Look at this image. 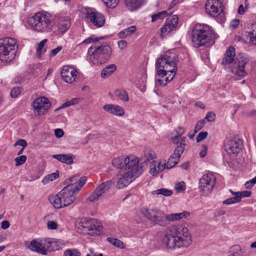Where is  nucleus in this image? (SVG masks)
<instances>
[{"instance_id":"nucleus-11","label":"nucleus","mask_w":256,"mask_h":256,"mask_svg":"<svg viewBox=\"0 0 256 256\" xmlns=\"http://www.w3.org/2000/svg\"><path fill=\"white\" fill-rule=\"evenodd\" d=\"M216 184V178L212 174H204L200 179L198 188L204 196L210 194Z\"/></svg>"},{"instance_id":"nucleus-7","label":"nucleus","mask_w":256,"mask_h":256,"mask_svg":"<svg viewBox=\"0 0 256 256\" xmlns=\"http://www.w3.org/2000/svg\"><path fill=\"white\" fill-rule=\"evenodd\" d=\"M139 213L155 224L162 227H166L170 224L169 214L157 208H142Z\"/></svg>"},{"instance_id":"nucleus-49","label":"nucleus","mask_w":256,"mask_h":256,"mask_svg":"<svg viewBox=\"0 0 256 256\" xmlns=\"http://www.w3.org/2000/svg\"><path fill=\"white\" fill-rule=\"evenodd\" d=\"M22 88L20 87H15L11 90L10 96L13 98H17L22 92Z\"/></svg>"},{"instance_id":"nucleus-21","label":"nucleus","mask_w":256,"mask_h":256,"mask_svg":"<svg viewBox=\"0 0 256 256\" xmlns=\"http://www.w3.org/2000/svg\"><path fill=\"white\" fill-rule=\"evenodd\" d=\"M117 178L118 180L116 188L118 189H122L128 186V171L119 170L117 174Z\"/></svg>"},{"instance_id":"nucleus-13","label":"nucleus","mask_w":256,"mask_h":256,"mask_svg":"<svg viewBox=\"0 0 256 256\" xmlns=\"http://www.w3.org/2000/svg\"><path fill=\"white\" fill-rule=\"evenodd\" d=\"M51 103L44 96H40L36 99L32 103V107L36 115H44L51 106Z\"/></svg>"},{"instance_id":"nucleus-10","label":"nucleus","mask_w":256,"mask_h":256,"mask_svg":"<svg viewBox=\"0 0 256 256\" xmlns=\"http://www.w3.org/2000/svg\"><path fill=\"white\" fill-rule=\"evenodd\" d=\"M144 171L142 162L134 155H129V184L141 176Z\"/></svg>"},{"instance_id":"nucleus-16","label":"nucleus","mask_w":256,"mask_h":256,"mask_svg":"<svg viewBox=\"0 0 256 256\" xmlns=\"http://www.w3.org/2000/svg\"><path fill=\"white\" fill-rule=\"evenodd\" d=\"M77 73V70L73 67L65 66L62 67L60 74L62 79L64 81L69 84H72L76 80Z\"/></svg>"},{"instance_id":"nucleus-50","label":"nucleus","mask_w":256,"mask_h":256,"mask_svg":"<svg viewBox=\"0 0 256 256\" xmlns=\"http://www.w3.org/2000/svg\"><path fill=\"white\" fill-rule=\"evenodd\" d=\"M150 172L153 176L156 175L159 173L157 170L155 161H153L150 166Z\"/></svg>"},{"instance_id":"nucleus-31","label":"nucleus","mask_w":256,"mask_h":256,"mask_svg":"<svg viewBox=\"0 0 256 256\" xmlns=\"http://www.w3.org/2000/svg\"><path fill=\"white\" fill-rule=\"evenodd\" d=\"M92 228H90L89 230V234H96V235H99L100 234L102 229V224L98 221L96 220V222L92 224Z\"/></svg>"},{"instance_id":"nucleus-36","label":"nucleus","mask_w":256,"mask_h":256,"mask_svg":"<svg viewBox=\"0 0 256 256\" xmlns=\"http://www.w3.org/2000/svg\"><path fill=\"white\" fill-rule=\"evenodd\" d=\"M142 0H129V10L134 11L138 8L142 4Z\"/></svg>"},{"instance_id":"nucleus-30","label":"nucleus","mask_w":256,"mask_h":256,"mask_svg":"<svg viewBox=\"0 0 256 256\" xmlns=\"http://www.w3.org/2000/svg\"><path fill=\"white\" fill-rule=\"evenodd\" d=\"M190 215V213L186 211L178 214H169L170 223L172 222L180 220L182 218H187Z\"/></svg>"},{"instance_id":"nucleus-23","label":"nucleus","mask_w":256,"mask_h":256,"mask_svg":"<svg viewBox=\"0 0 256 256\" xmlns=\"http://www.w3.org/2000/svg\"><path fill=\"white\" fill-rule=\"evenodd\" d=\"M128 156H120L114 158L112 160V164L114 166L117 168H119L120 170H122V172L128 171V162H126V159Z\"/></svg>"},{"instance_id":"nucleus-14","label":"nucleus","mask_w":256,"mask_h":256,"mask_svg":"<svg viewBox=\"0 0 256 256\" xmlns=\"http://www.w3.org/2000/svg\"><path fill=\"white\" fill-rule=\"evenodd\" d=\"M224 147L228 154L234 157L242 149V141L237 138L228 139L225 141Z\"/></svg>"},{"instance_id":"nucleus-28","label":"nucleus","mask_w":256,"mask_h":256,"mask_svg":"<svg viewBox=\"0 0 256 256\" xmlns=\"http://www.w3.org/2000/svg\"><path fill=\"white\" fill-rule=\"evenodd\" d=\"M96 222V219H82L81 222L79 223L78 228L80 230H82L84 232H86L89 230L90 228H92V224Z\"/></svg>"},{"instance_id":"nucleus-45","label":"nucleus","mask_w":256,"mask_h":256,"mask_svg":"<svg viewBox=\"0 0 256 256\" xmlns=\"http://www.w3.org/2000/svg\"><path fill=\"white\" fill-rule=\"evenodd\" d=\"M108 8H114L118 4V0H102Z\"/></svg>"},{"instance_id":"nucleus-40","label":"nucleus","mask_w":256,"mask_h":256,"mask_svg":"<svg viewBox=\"0 0 256 256\" xmlns=\"http://www.w3.org/2000/svg\"><path fill=\"white\" fill-rule=\"evenodd\" d=\"M114 94L122 100H128V95L127 94L126 92L124 90H118L115 91Z\"/></svg>"},{"instance_id":"nucleus-62","label":"nucleus","mask_w":256,"mask_h":256,"mask_svg":"<svg viewBox=\"0 0 256 256\" xmlns=\"http://www.w3.org/2000/svg\"><path fill=\"white\" fill-rule=\"evenodd\" d=\"M166 164L165 162H160L158 163L156 166L157 170L158 172H160L162 171L165 168H166Z\"/></svg>"},{"instance_id":"nucleus-46","label":"nucleus","mask_w":256,"mask_h":256,"mask_svg":"<svg viewBox=\"0 0 256 256\" xmlns=\"http://www.w3.org/2000/svg\"><path fill=\"white\" fill-rule=\"evenodd\" d=\"M232 252H234L232 256H242V248L239 245H234L231 248Z\"/></svg>"},{"instance_id":"nucleus-43","label":"nucleus","mask_w":256,"mask_h":256,"mask_svg":"<svg viewBox=\"0 0 256 256\" xmlns=\"http://www.w3.org/2000/svg\"><path fill=\"white\" fill-rule=\"evenodd\" d=\"M78 99L74 98H72L70 100L66 101L64 104H63L60 106L58 107L55 110V111L58 110L62 108H65L72 105H74L78 102Z\"/></svg>"},{"instance_id":"nucleus-8","label":"nucleus","mask_w":256,"mask_h":256,"mask_svg":"<svg viewBox=\"0 0 256 256\" xmlns=\"http://www.w3.org/2000/svg\"><path fill=\"white\" fill-rule=\"evenodd\" d=\"M168 232L174 235L182 247L188 246L191 244V236L186 227L180 224L174 225L168 228Z\"/></svg>"},{"instance_id":"nucleus-1","label":"nucleus","mask_w":256,"mask_h":256,"mask_svg":"<svg viewBox=\"0 0 256 256\" xmlns=\"http://www.w3.org/2000/svg\"><path fill=\"white\" fill-rule=\"evenodd\" d=\"M178 58L176 54L166 52L156 62L155 84L164 86L173 80L177 71Z\"/></svg>"},{"instance_id":"nucleus-56","label":"nucleus","mask_w":256,"mask_h":256,"mask_svg":"<svg viewBox=\"0 0 256 256\" xmlns=\"http://www.w3.org/2000/svg\"><path fill=\"white\" fill-rule=\"evenodd\" d=\"M185 187L186 186L184 182H182L177 183L176 184L175 188L178 192H180L184 190H185Z\"/></svg>"},{"instance_id":"nucleus-19","label":"nucleus","mask_w":256,"mask_h":256,"mask_svg":"<svg viewBox=\"0 0 256 256\" xmlns=\"http://www.w3.org/2000/svg\"><path fill=\"white\" fill-rule=\"evenodd\" d=\"M178 17L176 15L169 16L165 22L164 26L161 28L162 34H166L172 31L176 30Z\"/></svg>"},{"instance_id":"nucleus-37","label":"nucleus","mask_w":256,"mask_h":256,"mask_svg":"<svg viewBox=\"0 0 256 256\" xmlns=\"http://www.w3.org/2000/svg\"><path fill=\"white\" fill-rule=\"evenodd\" d=\"M46 42L47 40L44 39L38 44V46L36 49V55L38 58H40L42 54L46 52V49L44 48V45Z\"/></svg>"},{"instance_id":"nucleus-53","label":"nucleus","mask_w":256,"mask_h":256,"mask_svg":"<svg viewBox=\"0 0 256 256\" xmlns=\"http://www.w3.org/2000/svg\"><path fill=\"white\" fill-rule=\"evenodd\" d=\"M256 184V176L252 180L245 183V186L246 188L250 189Z\"/></svg>"},{"instance_id":"nucleus-61","label":"nucleus","mask_w":256,"mask_h":256,"mask_svg":"<svg viewBox=\"0 0 256 256\" xmlns=\"http://www.w3.org/2000/svg\"><path fill=\"white\" fill-rule=\"evenodd\" d=\"M206 121L204 119L199 120L196 124V129L200 130L205 124Z\"/></svg>"},{"instance_id":"nucleus-27","label":"nucleus","mask_w":256,"mask_h":256,"mask_svg":"<svg viewBox=\"0 0 256 256\" xmlns=\"http://www.w3.org/2000/svg\"><path fill=\"white\" fill-rule=\"evenodd\" d=\"M70 26V21L68 19L61 18L59 19L57 24L58 32L64 34L68 30Z\"/></svg>"},{"instance_id":"nucleus-52","label":"nucleus","mask_w":256,"mask_h":256,"mask_svg":"<svg viewBox=\"0 0 256 256\" xmlns=\"http://www.w3.org/2000/svg\"><path fill=\"white\" fill-rule=\"evenodd\" d=\"M208 133L206 132H200L196 137V142H200V141L204 140L208 136Z\"/></svg>"},{"instance_id":"nucleus-18","label":"nucleus","mask_w":256,"mask_h":256,"mask_svg":"<svg viewBox=\"0 0 256 256\" xmlns=\"http://www.w3.org/2000/svg\"><path fill=\"white\" fill-rule=\"evenodd\" d=\"M87 18L96 28L102 26L106 22L104 15L98 12H88Z\"/></svg>"},{"instance_id":"nucleus-58","label":"nucleus","mask_w":256,"mask_h":256,"mask_svg":"<svg viewBox=\"0 0 256 256\" xmlns=\"http://www.w3.org/2000/svg\"><path fill=\"white\" fill-rule=\"evenodd\" d=\"M118 48L121 50H122L125 49L128 46V43L126 41L122 40L118 42Z\"/></svg>"},{"instance_id":"nucleus-51","label":"nucleus","mask_w":256,"mask_h":256,"mask_svg":"<svg viewBox=\"0 0 256 256\" xmlns=\"http://www.w3.org/2000/svg\"><path fill=\"white\" fill-rule=\"evenodd\" d=\"M236 194L238 195L237 196L238 197L240 202L242 200V198L250 196L251 195L252 192L250 191L245 190L242 192H240V193H236Z\"/></svg>"},{"instance_id":"nucleus-24","label":"nucleus","mask_w":256,"mask_h":256,"mask_svg":"<svg viewBox=\"0 0 256 256\" xmlns=\"http://www.w3.org/2000/svg\"><path fill=\"white\" fill-rule=\"evenodd\" d=\"M52 158L61 162L72 164L74 162L75 156L72 154H58L53 155Z\"/></svg>"},{"instance_id":"nucleus-63","label":"nucleus","mask_w":256,"mask_h":256,"mask_svg":"<svg viewBox=\"0 0 256 256\" xmlns=\"http://www.w3.org/2000/svg\"><path fill=\"white\" fill-rule=\"evenodd\" d=\"M128 34V28L122 30L118 34L119 37L121 38H124Z\"/></svg>"},{"instance_id":"nucleus-60","label":"nucleus","mask_w":256,"mask_h":256,"mask_svg":"<svg viewBox=\"0 0 256 256\" xmlns=\"http://www.w3.org/2000/svg\"><path fill=\"white\" fill-rule=\"evenodd\" d=\"M187 139L186 137H183L180 138V144L176 147V148H178L180 147H181L184 150V147L186 145V142Z\"/></svg>"},{"instance_id":"nucleus-17","label":"nucleus","mask_w":256,"mask_h":256,"mask_svg":"<svg viewBox=\"0 0 256 256\" xmlns=\"http://www.w3.org/2000/svg\"><path fill=\"white\" fill-rule=\"evenodd\" d=\"M222 3L219 0H208L206 4L205 8L208 14L211 16H217L221 9Z\"/></svg>"},{"instance_id":"nucleus-12","label":"nucleus","mask_w":256,"mask_h":256,"mask_svg":"<svg viewBox=\"0 0 256 256\" xmlns=\"http://www.w3.org/2000/svg\"><path fill=\"white\" fill-rule=\"evenodd\" d=\"M113 184L112 180H106L99 184L93 191V192L86 198L88 202H94L98 200L102 195L110 189Z\"/></svg>"},{"instance_id":"nucleus-57","label":"nucleus","mask_w":256,"mask_h":256,"mask_svg":"<svg viewBox=\"0 0 256 256\" xmlns=\"http://www.w3.org/2000/svg\"><path fill=\"white\" fill-rule=\"evenodd\" d=\"M20 146L22 148H26L27 146L26 142L24 140L20 139L17 140L14 144V146Z\"/></svg>"},{"instance_id":"nucleus-2","label":"nucleus","mask_w":256,"mask_h":256,"mask_svg":"<svg viewBox=\"0 0 256 256\" xmlns=\"http://www.w3.org/2000/svg\"><path fill=\"white\" fill-rule=\"evenodd\" d=\"M86 180L87 177L82 176L76 182L68 184L57 194L50 196L49 202L57 209L70 205L76 199L74 194L81 190Z\"/></svg>"},{"instance_id":"nucleus-39","label":"nucleus","mask_w":256,"mask_h":256,"mask_svg":"<svg viewBox=\"0 0 256 256\" xmlns=\"http://www.w3.org/2000/svg\"><path fill=\"white\" fill-rule=\"evenodd\" d=\"M168 12L166 10H163L160 12H158L156 14L152 15V21L154 22L158 20H162L164 18L168 15Z\"/></svg>"},{"instance_id":"nucleus-54","label":"nucleus","mask_w":256,"mask_h":256,"mask_svg":"<svg viewBox=\"0 0 256 256\" xmlns=\"http://www.w3.org/2000/svg\"><path fill=\"white\" fill-rule=\"evenodd\" d=\"M47 226L48 229L50 230H56L58 228L57 223L52 220H49L47 222Z\"/></svg>"},{"instance_id":"nucleus-41","label":"nucleus","mask_w":256,"mask_h":256,"mask_svg":"<svg viewBox=\"0 0 256 256\" xmlns=\"http://www.w3.org/2000/svg\"><path fill=\"white\" fill-rule=\"evenodd\" d=\"M106 240L118 248H124V243L120 240L113 238H108Z\"/></svg>"},{"instance_id":"nucleus-64","label":"nucleus","mask_w":256,"mask_h":256,"mask_svg":"<svg viewBox=\"0 0 256 256\" xmlns=\"http://www.w3.org/2000/svg\"><path fill=\"white\" fill-rule=\"evenodd\" d=\"M62 46H58L56 48L51 50L50 53V56H56L62 50Z\"/></svg>"},{"instance_id":"nucleus-59","label":"nucleus","mask_w":256,"mask_h":256,"mask_svg":"<svg viewBox=\"0 0 256 256\" xmlns=\"http://www.w3.org/2000/svg\"><path fill=\"white\" fill-rule=\"evenodd\" d=\"M54 134L56 137L60 138L64 136V132L62 129L56 128L54 130Z\"/></svg>"},{"instance_id":"nucleus-29","label":"nucleus","mask_w":256,"mask_h":256,"mask_svg":"<svg viewBox=\"0 0 256 256\" xmlns=\"http://www.w3.org/2000/svg\"><path fill=\"white\" fill-rule=\"evenodd\" d=\"M116 70V66L114 64L107 66L101 72V76L102 78H106L110 76Z\"/></svg>"},{"instance_id":"nucleus-9","label":"nucleus","mask_w":256,"mask_h":256,"mask_svg":"<svg viewBox=\"0 0 256 256\" xmlns=\"http://www.w3.org/2000/svg\"><path fill=\"white\" fill-rule=\"evenodd\" d=\"M88 54L90 56V60L92 61L94 64L98 63V61L95 60L101 55L104 58H110L112 54V48L109 45L104 44L100 45L96 44L92 46L88 50Z\"/></svg>"},{"instance_id":"nucleus-48","label":"nucleus","mask_w":256,"mask_h":256,"mask_svg":"<svg viewBox=\"0 0 256 256\" xmlns=\"http://www.w3.org/2000/svg\"><path fill=\"white\" fill-rule=\"evenodd\" d=\"M27 157L26 156H20L16 158L14 160L16 162V166H19L24 164L26 160Z\"/></svg>"},{"instance_id":"nucleus-25","label":"nucleus","mask_w":256,"mask_h":256,"mask_svg":"<svg viewBox=\"0 0 256 256\" xmlns=\"http://www.w3.org/2000/svg\"><path fill=\"white\" fill-rule=\"evenodd\" d=\"M28 246L30 250L42 254L46 255L47 254V252L42 248L41 240L38 242L35 240H32Z\"/></svg>"},{"instance_id":"nucleus-6","label":"nucleus","mask_w":256,"mask_h":256,"mask_svg":"<svg viewBox=\"0 0 256 256\" xmlns=\"http://www.w3.org/2000/svg\"><path fill=\"white\" fill-rule=\"evenodd\" d=\"M15 38L6 37L0 39V60L6 62H10L16 57V49L18 48Z\"/></svg>"},{"instance_id":"nucleus-38","label":"nucleus","mask_w":256,"mask_h":256,"mask_svg":"<svg viewBox=\"0 0 256 256\" xmlns=\"http://www.w3.org/2000/svg\"><path fill=\"white\" fill-rule=\"evenodd\" d=\"M152 194H162L166 196H169L172 194V192L170 190L162 188L153 191Z\"/></svg>"},{"instance_id":"nucleus-55","label":"nucleus","mask_w":256,"mask_h":256,"mask_svg":"<svg viewBox=\"0 0 256 256\" xmlns=\"http://www.w3.org/2000/svg\"><path fill=\"white\" fill-rule=\"evenodd\" d=\"M205 119L208 122H214L216 119V114L212 112H208L205 117Z\"/></svg>"},{"instance_id":"nucleus-22","label":"nucleus","mask_w":256,"mask_h":256,"mask_svg":"<svg viewBox=\"0 0 256 256\" xmlns=\"http://www.w3.org/2000/svg\"><path fill=\"white\" fill-rule=\"evenodd\" d=\"M103 109L110 114L120 116L124 114L123 108L116 104H106L103 106Z\"/></svg>"},{"instance_id":"nucleus-35","label":"nucleus","mask_w":256,"mask_h":256,"mask_svg":"<svg viewBox=\"0 0 256 256\" xmlns=\"http://www.w3.org/2000/svg\"><path fill=\"white\" fill-rule=\"evenodd\" d=\"M252 31L248 32L250 44L251 45H256V22L252 25Z\"/></svg>"},{"instance_id":"nucleus-47","label":"nucleus","mask_w":256,"mask_h":256,"mask_svg":"<svg viewBox=\"0 0 256 256\" xmlns=\"http://www.w3.org/2000/svg\"><path fill=\"white\" fill-rule=\"evenodd\" d=\"M240 202V199L238 196H234L230 198L226 199L223 201L222 203L224 204H232Z\"/></svg>"},{"instance_id":"nucleus-15","label":"nucleus","mask_w":256,"mask_h":256,"mask_svg":"<svg viewBox=\"0 0 256 256\" xmlns=\"http://www.w3.org/2000/svg\"><path fill=\"white\" fill-rule=\"evenodd\" d=\"M162 242L165 246L168 249L173 250L182 247L174 235L168 232V228L165 230L164 236L162 238Z\"/></svg>"},{"instance_id":"nucleus-5","label":"nucleus","mask_w":256,"mask_h":256,"mask_svg":"<svg viewBox=\"0 0 256 256\" xmlns=\"http://www.w3.org/2000/svg\"><path fill=\"white\" fill-rule=\"evenodd\" d=\"M52 19L48 12L42 11L36 13L28 20V24L33 30L38 32L50 31L52 27Z\"/></svg>"},{"instance_id":"nucleus-34","label":"nucleus","mask_w":256,"mask_h":256,"mask_svg":"<svg viewBox=\"0 0 256 256\" xmlns=\"http://www.w3.org/2000/svg\"><path fill=\"white\" fill-rule=\"evenodd\" d=\"M59 177V172L56 170L55 172L48 174L44 177L42 180V182L44 184H46L50 182H51Z\"/></svg>"},{"instance_id":"nucleus-42","label":"nucleus","mask_w":256,"mask_h":256,"mask_svg":"<svg viewBox=\"0 0 256 256\" xmlns=\"http://www.w3.org/2000/svg\"><path fill=\"white\" fill-rule=\"evenodd\" d=\"M177 132V135L172 138V142L175 144H178L179 142L178 141V140L180 136L183 134L184 132V128L179 126L176 130Z\"/></svg>"},{"instance_id":"nucleus-20","label":"nucleus","mask_w":256,"mask_h":256,"mask_svg":"<svg viewBox=\"0 0 256 256\" xmlns=\"http://www.w3.org/2000/svg\"><path fill=\"white\" fill-rule=\"evenodd\" d=\"M184 152V149L181 147L178 148H176L173 154L169 158L166 168L170 169L174 167L178 162L182 154Z\"/></svg>"},{"instance_id":"nucleus-33","label":"nucleus","mask_w":256,"mask_h":256,"mask_svg":"<svg viewBox=\"0 0 256 256\" xmlns=\"http://www.w3.org/2000/svg\"><path fill=\"white\" fill-rule=\"evenodd\" d=\"M143 158L145 162L154 160L156 156L154 152L150 148H146L144 150Z\"/></svg>"},{"instance_id":"nucleus-26","label":"nucleus","mask_w":256,"mask_h":256,"mask_svg":"<svg viewBox=\"0 0 256 256\" xmlns=\"http://www.w3.org/2000/svg\"><path fill=\"white\" fill-rule=\"evenodd\" d=\"M42 248L46 252L47 250L52 251L58 250L56 248V242L50 238H46L42 240Z\"/></svg>"},{"instance_id":"nucleus-4","label":"nucleus","mask_w":256,"mask_h":256,"mask_svg":"<svg viewBox=\"0 0 256 256\" xmlns=\"http://www.w3.org/2000/svg\"><path fill=\"white\" fill-rule=\"evenodd\" d=\"M192 42L196 47H208L214 42V36L209 26L197 24L192 32Z\"/></svg>"},{"instance_id":"nucleus-32","label":"nucleus","mask_w":256,"mask_h":256,"mask_svg":"<svg viewBox=\"0 0 256 256\" xmlns=\"http://www.w3.org/2000/svg\"><path fill=\"white\" fill-rule=\"evenodd\" d=\"M146 74H142L141 76L138 78L136 82V84L140 88V91L144 92L146 90Z\"/></svg>"},{"instance_id":"nucleus-3","label":"nucleus","mask_w":256,"mask_h":256,"mask_svg":"<svg viewBox=\"0 0 256 256\" xmlns=\"http://www.w3.org/2000/svg\"><path fill=\"white\" fill-rule=\"evenodd\" d=\"M235 48L231 46L226 50L222 64L224 65L231 64L230 71L234 75L236 80L244 77L246 72L244 68L248 62V58L242 54H239L236 56Z\"/></svg>"},{"instance_id":"nucleus-44","label":"nucleus","mask_w":256,"mask_h":256,"mask_svg":"<svg viewBox=\"0 0 256 256\" xmlns=\"http://www.w3.org/2000/svg\"><path fill=\"white\" fill-rule=\"evenodd\" d=\"M65 256H80L81 254L80 251L75 248L68 249L64 251Z\"/></svg>"}]
</instances>
